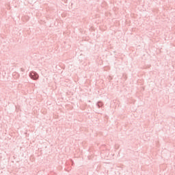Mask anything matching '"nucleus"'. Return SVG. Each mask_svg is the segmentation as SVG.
<instances>
[{"label":"nucleus","mask_w":175,"mask_h":175,"mask_svg":"<svg viewBox=\"0 0 175 175\" xmlns=\"http://www.w3.org/2000/svg\"><path fill=\"white\" fill-rule=\"evenodd\" d=\"M71 161L72 162V165H73V163H73V161L71 160Z\"/></svg>","instance_id":"nucleus-6"},{"label":"nucleus","mask_w":175,"mask_h":175,"mask_svg":"<svg viewBox=\"0 0 175 175\" xmlns=\"http://www.w3.org/2000/svg\"><path fill=\"white\" fill-rule=\"evenodd\" d=\"M15 76H17V77H20V75L17 72H15Z\"/></svg>","instance_id":"nucleus-4"},{"label":"nucleus","mask_w":175,"mask_h":175,"mask_svg":"<svg viewBox=\"0 0 175 175\" xmlns=\"http://www.w3.org/2000/svg\"><path fill=\"white\" fill-rule=\"evenodd\" d=\"M29 77L31 80H38L39 75L35 71H31L29 72Z\"/></svg>","instance_id":"nucleus-1"},{"label":"nucleus","mask_w":175,"mask_h":175,"mask_svg":"<svg viewBox=\"0 0 175 175\" xmlns=\"http://www.w3.org/2000/svg\"><path fill=\"white\" fill-rule=\"evenodd\" d=\"M21 72H25V69L21 68Z\"/></svg>","instance_id":"nucleus-5"},{"label":"nucleus","mask_w":175,"mask_h":175,"mask_svg":"<svg viewBox=\"0 0 175 175\" xmlns=\"http://www.w3.org/2000/svg\"><path fill=\"white\" fill-rule=\"evenodd\" d=\"M96 105L98 109H100V107H103V103L102 101H98Z\"/></svg>","instance_id":"nucleus-2"},{"label":"nucleus","mask_w":175,"mask_h":175,"mask_svg":"<svg viewBox=\"0 0 175 175\" xmlns=\"http://www.w3.org/2000/svg\"><path fill=\"white\" fill-rule=\"evenodd\" d=\"M23 18L24 19V17ZM25 18L26 19V21H28V20H29V16H25Z\"/></svg>","instance_id":"nucleus-3"}]
</instances>
